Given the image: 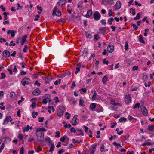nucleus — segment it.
I'll use <instances>...</instances> for the list:
<instances>
[{
  "label": "nucleus",
  "instance_id": "6e6d98bb",
  "mask_svg": "<svg viewBox=\"0 0 154 154\" xmlns=\"http://www.w3.org/2000/svg\"><path fill=\"white\" fill-rule=\"evenodd\" d=\"M34 85H37L38 86H39L41 85V84L38 82V81H36L34 83Z\"/></svg>",
  "mask_w": 154,
  "mask_h": 154
},
{
  "label": "nucleus",
  "instance_id": "473e14b6",
  "mask_svg": "<svg viewBox=\"0 0 154 154\" xmlns=\"http://www.w3.org/2000/svg\"><path fill=\"white\" fill-rule=\"evenodd\" d=\"M140 13H138L137 14L136 17L134 18V20H137L139 19L140 18Z\"/></svg>",
  "mask_w": 154,
  "mask_h": 154
},
{
  "label": "nucleus",
  "instance_id": "49530a36",
  "mask_svg": "<svg viewBox=\"0 0 154 154\" xmlns=\"http://www.w3.org/2000/svg\"><path fill=\"white\" fill-rule=\"evenodd\" d=\"M18 137L20 140H22L23 138V136L21 134H20L18 135Z\"/></svg>",
  "mask_w": 154,
  "mask_h": 154
},
{
  "label": "nucleus",
  "instance_id": "6ab92c4d",
  "mask_svg": "<svg viewBox=\"0 0 154 154\" xmlns=\"http://www.w3.org/2000/svg\"><path fill=\"white\" fill-rule=\"evenodd\" d=\"M32 129V127H30L29 125H27V127L23 128L22 129H23V132H24L25 131H28L29 129L31 130Z\"/></svg>",
  "mask_w": 154,
  "mask_h": 154
},
{
  "label": "nucleus",
  "instance_id": "338daca9",
  "mask_svg": "<svg viewBox=\"0 0 154 154\" xmlns=\"http://www.w3.org/2000/svg\"><path fill=\"white\" fill-rule=\"evenodd\" d=\"M70 131L71 132H73L74 133H75L76 132V130L74 127H72L70 129Z\"/></svg>",
  "mask_w": 154,
  "mask_h": 154
},
{
  "label": "nucleus",
  "instance_id": "e2e57ef3",
  "mask_svg": "<svg viewBox=\"0 0 154 154\" xmlns=\"http://www.w3.org/2000/svg\"><path fill=\"white\" fill-rule=\"evenodd\" d=\"M39 122H43V120L44 119V118L43 117H39L38 118Z\"/></svg>",
  "mask_w": 154,
  "mask_h": 154
},
{
  "label": "nucleus",
  "instance_id": "f704fd0d",
  "mask_svg": "<svg viewBox=\"0 0 154 154\" xmlns=\"http://www.w3.org/2000/svg\"><path fill=\"white\" fill-rule=\"evenodd\" d=\"M153 144H154L153 143H151L150 142H146V143H143L142 145L143 146H145L146 145H153Z\"/></svg>",
  "mask_w": 154,
  "mask_h": 154
},
{
  "label": "nucleus",
  "instance_id": "c85d7f7f",
  "mask_svg": "<svg viewBox=\"0 0 154 154\" xmlns=\"http://www.w3.org/2000/svg\"><path fill=\"white\" fill-rule=\"evenodd\" d=\"M148 129L149 131H152L154 130V126L152 125H149L148 126Z\"/></svg>",
  "mask_w": 154,
  "mask_h": 154
},
{
  "label": "nucleus",
  "instance_id": "cd10ccee",
  "mask_svg": "<svg viewBox=\"0 0 154 154\" xmlns=\"http://www.w3.org/2000/svg\"><path fill=\"white\" fill-rule=\"evenodd\" d=\"M67 139V140H69V138L67 137L66 136H64L63 137H61L60 138V141L62 142H63L65 141L66 139Z\"/></svg>",
  "mask_w": 154,
  "mask_h": 154
},
{
  "label": "nucleus",
  "instance_id": "3c124183",
  "mask_svg": "<svg viewBox=\"0 0 154 154\" xmlns=\"http://www.w3.org/2000/svg\"><path fill=\"white\" fill-rule=\"evenodd\" d=\"M42 150V149L39 146H38L36 150V152H38Z\"/></svg>",
  "mask_w": 154,
  "mask_h": 154
},
{
  "label": "nucleus",
  "instance_id": "0e129e2a",
  "mask_svg": "<svg viewBox=\"0 0 154 154\" xmlns=\"http://www.w3.org/2000/svg\"><path fill=\"white\" fill-rule=\"evenodd\" d=\"M103 64H106V65H108L109 62L108 61H106L105 59H104L103 60Z\"/></svg>",
  "mask_w": 154,
  "mask_h": 154
},
{
  "label": "nucleus",
  "instance_id": "5fc2aeb1",
  "mask_svg": "<svg viewBox=\"0 0 154 154\" xmlns=\"http://www.w3.org/2000/svg\"><path fill=\"white\" fill-rule=\"evenodd\" d=\"M76 70L75 71V74H77L78 72L80 71L79 67H77L76 68Z\"/></svg>",
  "mask_w": 154,
  "mask_h": 154
},
{
  "label": "nucleus",
  "instance_id": "393cba45",
  "mask_svg": "<svg viewBox=\"0 0 154 154\" xmlns=\"http://www.w3.org/2000/svg\"><path fill=\"white\" fill-rule=\"evenodd\" d=\"M77 131H79V133H77L76 134L78 135H82V136H83L84 135V134L82 132V129H77Z\"/></svg>",
  "mask_w": 154,
  "mask_h": 154
},
{
  "label": "nucleus",
  "instance_id": "a19ab883",
  "mask_svg": "<svg viewBox=\"0 0 154 154\" xmlns=\"http://www.w3.org/2000/svg\"><path fill=\"white\" fill-rule=\"evenodd\" d=\"M131 25L133 27L135 30L136 31L137 30V29L138 28V27L136 26V25L135 24H134V23H131Z\"/></svg>",
  "mask_w": 154,
  "mask_h": 154
},
{
  "label": "nucleus",
  "instance_id": "4468645a",
  "mask_svg": "<svg viewBox=\"0 0 154 154\" xmlns=\"http://www.w3.org/2000/svg\"><path fill=\"white\" fill-rule=\"evenodd\" d=\"M141 111L144 116H146L147 115V111L146 108L144 106H143V107H141Z\"/></svg>",
  "mask_w": 154,
  "mask_h": 154
},
{
  "label": "nucleus",
  "instance_id": "4be33fe9",
  "mask_svg": "<svg viewBox=\"0 0 154 154\" xmlns=\"http://www.w3.org/2000/svg\"><path fill=\"white\" fill-rule=\"evenodd\" d=\"M66 2V0H60V1L57 3V4L59 5L62 6L65 4Z\"/></svg>",
  "mask_w": 154,
  "mask_h": 154
},
{
  "label": "nucleus",
  "instance_id": "bb28decb",
  "mask_svg": "<svg viewBox=\"0 0 154 154\" xmlns=\"http://www.w3.org/2000/svg\"><path fill=\"white\" fill-rule=\"evenodd\" d=\"M108 77L107 75H105L103 77L102 79V82L104 84H105L106 82Z\"/></svg>",
  "mask_w": 154,
  "mask_h": 154
},
{
  "label": "nucleus",
  "instance_id": "c9c22d12",
  "mask_svg": "<svg viewBox=\"0 0 154 154\" xmlns=\"http://www.w3.org/2000/svg\"><path fill=\"white\" fill-rule=\"evenodd\" d=\"M108 12V14L109 16H112L114 14V12L112 11V10L111 9L109 10Z\"/></svg>",
  "mask_w": 154,
  "mask_h": 154
},
{
  "label": "nucleus",
  "instance_id": "0eeeda50",
  "mask_svg": "<svg viewBox=\"0 0 154 154\" xmlns=\"http://www.w3.org/2000/svg\"><path fill=\"white\" fill-rule=\"evenodd\" d=\"M121 6V4L120 1H118L117 2L116 4L114 5V8L115 10H116L120 8Z\"/></svg>",
  "mask_w": 154,
  "mask_h": 154
},
{
  "label": "nucleus",
  "instance_id": "1a4fd4ad",
  "mask_svg": "<svg viewBox=\"0 0 154 154\" xmlns=\"http://www.w3.org/2000/svg\"><path fill=\"white\" fill-rule=\"evenodd\" d=\"M77 116H78L77 115H75L72 121V125L73 126H75L77 125V120L78 119Z\"/></svg>",
  "mask_w": 154,
  "mask_h": 154
},
{
  "label": "nucleus",
  "instance_id": "680f3d73",
  "mask_svg": "<svg viewBox=\"0 0 154 154\" xmlns=\"http://www.w3.org/2000/svg\"><path fill=\"white\" fill-rule=\"evenodd\" d=\"M2 77H1V79H3L5 77L6 75L5 73H1Z\"/></svg>",
  "mask_w": 154,
  "mask_h": 154
},
{
  "label": "nucleus",
  "instance_id": "c03bdc74",
  "mask_svg": "<svg viewBox=\"0 0 154 154\" xmlns=\"http://www.w3.org/2000/svg\"><path fill=\"white\" fill-rule=\"evenodd\" d=\"M84 103V100L82 99H80L79 100V105L81 106H82Z\"/></svg>",
  "mask_w": 154,
  "mask_h": 154
},
{
  "label": "nucleus",
  "instance_id": "423d86ee",
  "mask_svg": "<svg viewBox=\"0 0 154 154\" xmlns=\"http://www.w3.org/2000/svg\"><path fill=\"white\" fill-rule=\"evenodd\" d=\"M57 7H55L54 8L53 15L55 14L56 15L58 16H61V13L60 11H58L57 12Z\"/></svg>",
  "mask_w": 154,
  "mask_h": 154
},
{
  "label": "nucleus",
  "instance_id": "dca6fc26",
  "mask_svg": "<svg viewBox=\"0 0 154 154\" xmlns=\"http://www.w3.org/2000/svg\"><path fill=\"white\" fill-rule=\"evenodd\" d=\"M16 32L14 30H8L7 32V34H11V37H14L15 35V33H16Z\"/></svg>",
  "mask_w": 154,
  "mask_h": 154
},
{
  "label": "nucleus",
  "instance_id": "37998d69",
  "mask_svg": "<svg viewBox=\"0 0 154 154\" xmlns=\"http://www.w3.org/2000/svg\"><path fill=\"white\" fill-rule=\"evenodd\" d=\"M127 120V119L126 118H125L124 117L123 118H120L119 120V121L120 122H122L123 121L125 122Z\"/></svg>",
  "mask_w": 154,
  "mask_h": 154
},
{
  "label": "nucleus",
  "instance_id": "5701e85b",
  "mask_svg": "<svg viewBox=\"0 0 154 154\" xmlns=\"http://www.w3.org/2000/svg\"><path fill=\"white\" fill-rule=\"evenodd\" d=\"M27 35H24L22 36L21 38H20V42H25L27 38Z\"/></svg>",
  "mask_w": 154,
  "mask_h": 154
},
{
  "label": "nucleus",
  "instance_id": "2eb2a0df",
  "mask_svg": "<svg viewBox=\"0 0 154 154\" xmlns=\"http://www.w3.org/2000/svg\"><path fill=\"white\" fill-rule=\"evenodd\" d=\"M86 37L87 38H90L92 37V33L90 31H85Z\"/></svg>",
  "mask_w": 154,
  "mask_h": 154
},
{
  "label": "nucleus",
  "instance_id": "864d4df0",
  "mask_svg": "<svg viewBox=\"0 0 154 154\" xmlns=\"http://www.w3.org/2000/svg\"><path fill=\"white\" fill-rule=\"evenodd\" d=\"M113 145H114L115 146H119L120 147H122V146H121V145L120 144L117 143L116 142H114L113 143Z\"/></svg>",
  "mask_w": 154,
  "mask_h": 154
},
{
  "label": "nucleus",
  "instance_id": "8fccbe9b",
  "mask_svg": "<svg viewBox=\"0 0 154 154\" xmlns=\"http://www.w3.org/2000/svg\"><path fill=\"white\" fill-rule=\"evenodd\" d=\"M4 147H5V144L4 143H2V145H1L0 148V153L1 152H2V150L3 149Z\"/></svg>",
  "mask_w": 154,
  "mask_h": 154
},
{
  "label": "nucleus",
  "instance_id": "7c9ffc66",
  "mask_svg": "<svg viewBox=\"0 0 154 154\" xmlns=\"http://www.w3.org/2000/svg\"><path fill=\"white\" fill-rule=\"evenodd\" d=\"M55 146L54 144H52L51 146L50 147V149L49 150V152H52L54 150Z\"/></svg>",
  "mask_w": 154,
  "mask_h": 154
},
{
  "label": "nucleus",
  "instance_id": "b1692460",
  "mask_svg": "<svg viewBox=\"0 0 154 154\" xmlns=\"http://www.w3.org/2000/svg\"><path fill=\"white\" fill-rule=\"evenodd\" d=\"M46 131V129L44 128H37L36 130V132H39L40 131Z\"/></svg>",
  "mask_w": 154,
  "mask_h": 154
},
{
  "label": "nucleus",
  "instance_id": "aec40b11",
  "mask_svg": "<svg viewBox=\"0 0 154 154\" xmlns=\"http://www.w3.org/2000/svg\"><path fill=\"white\" fill-rule=\"evenodd\" d=\"M92 14V11L91 10H89L87 11V13L85 15L87 18L89 17Z\"/></svg>",
  "mask_w": 154,
  "mask_h": 154
},
{
  "label": "nucleus",
  "instance_id": "774afa93",
  "mask_svg": "<svg viewBox=\"0 0 154 154\" xmlns=\"http://www.w3.org/2000/svg\"><path fill=\"white\" fill-rule=\"evenodd\" d=\"M71 125L69 124H66L64 125V127H65L66 128L68 127H71Z\"/></svg>",
  "mask_w": 154,
  "mask_h": 154
},
{
  "label": "nucleus",
  "instance_id": "f03ea898",
  "mask_svg": "<svg viewBox=\"0 0 154 154\" xmlns=\"http://www.w3.org/2000/svg\"><path fill=\"white\" fill-rule=\"evenodd\" d=\"M65 110V108L64 106H61L57 112V114L59 116H61Z\"/></svg>",
  "mask_w": 154,
  "mask_h": 154
},
{
  "label": "nucleus",
  "instance_id": "79ce46f5",
  "mask_svg": "<svg viewBox=\"0 0 154 154\" xmlns=\"http://www.w3.org/2000/svg\"><path fill=\"white\" fill-rule=\"evenodd\" d=\"M67 119H70V114L68 112H66L65 113Z\"/></svg>",
  "mask_w": 154,
  "mask_h": 154
},
{
  "label": "nucleus",
  "instance_id": "a211bd4d",
  "mask_svg": "<svg viewBox=\"0 0 154 154\" xmlns=\"http://www.w3.org/2000/svg\"><path fill=\"white\" fill-rule=\"evenodd\" d=\"M94 92V94L92 96V100H95V98L96 97V96H97V94L96 91H95V90H93L91 91V92Z\"/></svg>",
  "mask_w": 154,
  "mask_h": 154
},
{
  "label": "nucleus",
  "instance_id": "58836bf2",
  "mask_svg": "<svg viewBox=\"0 0 154 154\" xmlns=\"http://www.w3.org/2000/svg\"><path fill=\"white\" fill-rule=\"evenodd\" d=\"M140 106V103H138L135 105L133 107V109H134L137 108H139Z\"/></svg>",
  "mask_w": 154,
  "mask_h": 154
},
{
  "label": "nucleus",
  "instance_id": "72a5a7b5",
  "mask_svg": "<svg viewBox=\"0 0 154 154\" xmlns=\"http://www.w3.org/2000/svg\"><path fill=\"white\" fill-rule=\"evenodd\" d=\"M38 113L37 112H34V111L32 112V116L34 118H36V115H37Z\"/></svg>",
  "mask_w": 154,
  "mask_h": 154
},
{
  "label": "nucleus",
  "instance_id": "de8ad7c7",
  "mask_svg": "<svg viewBox=\"0 0 154 154\" xmlns=\"http://www.w3.org/2000/svg\"><path fill=\"white\" fill-rule=\"evenodd\" d=\"M94 39L96 40H98L100 38L99 35L97 34L94 35Z\"/></svg>",
  "mask_w": 154,
  "mask_h": 154
},
{
  "label": "nucleus",
  "instance_id": "ea45409f",
  "mask_svg": "<svg viewBox=\"0 0 154 154\" xmlns=\"http://www.w3.org/2000/svg\"><path fill=\"white\" fill-rule=\"evenodd\" d=\"M36 103L35 102H34L32 103V104L30 105V107L32 108H35L36 107Z\"/></svg>",
  "mask_w": 154,
  "mask_h": 154
},
{
  "label": "nucleus",
  "instance_id": "f8f14e48",
  "mask_svg": "<svg viewBox=\"0 0 154 154\" xmlns=\"http://www.w3.org/2000/svg\"><path fill=\"white\" fill-rule=\"evenodd\" d=\"M114 49V46L112 45H109L107 47V51L109 53L113 52Z\"/></svg>",
  "mask_w": 154,
  "mask_h": 154
},
{
  "label": "nucleus",
  "instance_id": "4d7b16f0",
  "mask_svg": "<svg viewBox=\"0 0 154 154\" xmlns=\"http://www.w3.org/2000/svg\"><path fill=\"white\" fill-rule=\"evenodd\" d=\"M104 146L103 144H102V146L100 148V150L101 152H103L104 151Z\"/></svg>",
  "mask_w": 154,
  "mask_h": 154
},
{
  "label": "nucleus",
  "instance_id": "a18cd8bd",
  "mask_svg": "<svg viewBox=\"0 0 154 154\" xmlns=\"http://www.w3.org/2000/svg\"><path fill=\"white\" fill-rule=\"evenodd\" d=\"M82 3L83 2H79L78 4V8H82Z\"/></svg>",
  "mask_w": 154,
  "mask_h": 154
},
{
  "label": "nucleus",
  "instance_id": "7ed1b4c3",
  "mask_svg": "<svg viewBox=\"0 0 154 154\" xmlns=\"http://www.w3.org/2000/svg\"><path fill=\"white\" fill-rule=\"evenodd\" d=\"M93 17L95 20L98 21L100 19L101 15L99 12L96 11L94 13Z\"/></svg>",
  "mask_w": 154,
  "mask_h": 154
},
{
  "label": "nucleus",
  "instance_id": "9b49d317",
  "mask_svg": "<svg viewBox=\"0 0 154 154\" xmlns=\"http://www.w3.org/2000/svg\"><path fill=\"white\" fill-rule=\"evenodd\" d=\"M10 54L9 52L7 50L4 51L2 53L3 56L6 58L9 57L10 56Z\"/></svg>",
  "mask_w": 154,
  "mask_h": 154
},
{
  "label": "nucleus",
  "instance_id": "69168bd1",
  "mask_svg": "<svg viewBox=\"0 0 154 154\" xmlns=\"http://www.w3.org/2000/svg\"><path fill=\"white\" fill-rule=\"evenodd\" d=\"M2 41H3V42H6V39L4 38H0V42L1 43L2 42Z\"/></svg>",
  "mask_w": 154,
  "mask_h": 154
},
{
  "label": "nucleus",
  "instance_id": "bf43d9fd",
  "mask_svg": "<svg viewBox=\"0 0 154 154\" xmlns=\"http://www.w3.org/2000/svg\"><path fill=\"white\" fill-rule=\"evenodd\" d=\"M13 43V41H11L10 42V46H15V43Z\"/></svg>",
  "mask_w": 154,
  "mask_h": 154
},
{
  "label": "nucleus",
  "instance_id": "f3484780",
  "mask_svg": "<svg viewBox=\"0 0 154 154\" xmlns=\"http://www.w3.org/2000/svg\"><path fill=\"white\" fill-rule=\"evenodd\" d=\"M96 111L98 112H101L103 111V109L100 105H98L97 107Z\"/></svg>",
  "mask_w": 154,
  "mask_h": 154
},
{
  "label": "nucleus",
  "instance_id": "052dcab7",
  "mask_svg": "<svg viewBox=\"0 0 154 154\" xmlns=\"http://www.w3.org/2000/svg\"><path fill=\"white\" fill-rule=\"evenodd\" d=\"M20 154H24V149L22 147L20 149Z\"/></svg>",
  "mask_w": 154,
  "mask_h": 154
},
{
  "label": "nucleus",
  "instance_id": "603ef678",
  "mask_svg": "<svg viewBox=\"0 0 154 154\" xmlns=\"http://www.w3.org/2000/svg\"><path fill=\"white\" fill-rule=\"evenodd\" d=\"M56 133L57 134V135H55V137H56L59 138L60 137V133L59 131H57L56 132Z\"/></svg>",
  "mask_w": 154,
  "mask_h": 154
},
{
  "label": "nucleus",
  "instance_id": "2f4dec72",
  "mask_svg": "<svg viewBox=\"0 0 154 154\" xmlns=\"http://www.w3.org/2000/svg\"><path fill=\"white\" fill-rule=\"evenodd\" d=\"M114 18L112 17H110L108 20V21L109 22V25H112V22L114 20Z\"/></svg>",
  "mask_w": 154,
  "mask_h": 154
},
{
  "label": "nucleus",
  "instance_id": "e433bc0d",
  "mask_svg": "<svg viewBox=\"0 0 154 154\" xmlns=\"http://www.w3.org/2000/svg\"><path fill=\"white\" fill-rule=\"evenodd\" d=\"M128 44L127 41H126L125 42V50L128 49Z\"/></svg>",
  "mask_w": 154,
  "mask_h": 154
},
{
  "label": "nucleus",
  "instance_id": "39448f33",
  "mask_svg": "<svg viewBox=\"0 0 154 154\" xmlns=\"http://www.w3.org/2000/svg\"><path fill=\"white\" fill-rule=\"evenodd\" d=\"M30 79L27 78H23L21 81V83L23 86H25L26 85L29 84Z\"/></svg>",
  "mask_w": 154,
  "mask_h": 154
},
{
  "label": "nucleus",
  "instance_id": "13d9d810",
  "mask_svg": "<svg viewBox=\"0 0 154 154\" xmlns=\"http://www.w3.org/2000/svg\"><path fill=\"white\" fill-rule=\"evenodd\" d=\"M40 17V16L38 15H36L35 17V18L34 19V20L35 21H37L38 20V18Z\"/></svg>",
  "mask_w": 154,
  "mask_h": 154
},
{
  "label": "nucleus",
  "instance_id": "ddd939ff",
  "mask_svg": "<svg viewBox=\"0 0 154 154\" xmlns=\"http://www.w3.org/2000/svg\"><path fill=\"white\" fill-rule=\"evenodd\" d=\"M40 93L41 91L38 88H37L35 90L32 92V94L35 96L38 95Z\"/></svg>",
  "mask_w": 154,
  "mask_h": 154
},
{
  "label": "nucleus",
  "instance_id": "20e7f679",
  "mask_svg": "<svg viewBox=\"0 0 154 154\" xmlns=\"http://www.w3.org/2000/svg\"><path fill=\"white\" fill-rule=\"evenodd\" d=\"M131 96L130 94L126 95L124 98L125 101L127 104L131 102Z\"/></svg>",
  "mask_w": 154,
  "mask_h": 154
},
{
  "label": "nucleus",
  "instance_id": "412c9836",
  "mask_svg": "<svg viewBox=\"0 0 154 154\" xmlns=\"http://www.w3.org/2000/svg\"><path fill=\"white\" fill-rule=\"evenodd\" d=\"M96 104L95 103H91L90 106V108L92 110H94L96 108Z\"/></svg>",
  "mask_w": 154,
  "mask_h": 154
},
{
  "label": "nucleus",
  "instance_id": "09e8293b",
  "mask_svg": "<svg viewBox=\"0 0 154 154\" xmlns=\"http://www.w3.org/2000/svg\"><path fill=\"white\" fill-rule=\"evenodd\" d=\"M100 22L103 25H106V20L104 19H102L101 20Z\"/></svg>",
  "mask_w": 154,
  "mask_h": 154
},
{
  "label": "nucleus",
  "instance_id": "4c0bfd02",
  "mask_svg": "<svg viewBox=\"0 0 154 154\" xmlns=\"http://www.w3.org/2000/svg\"><path fill=\"white\" fill-rule=\"evenodd\" d=\"M28 49V47L27 45H25L24 46V48L23 50V51L24 53H26L27 52V50Z\"/></svg>",
  "mask_w": 154,
  "mask_h": 154
},
{
  "label": "nucleus",
  "instance_id": "6e6552de",
  "mask_svg": "<svg viewBox=\"0 0 154 154\" xmlns=\"http://www.w3.org/2000/svg\"><path fill=\"white\" fill-rule=\"evenodd\" d=\"M108 28L107 27H102L99 29L100 32L103 35L106 33V30Z\"/></svg>",
  "mask_w": 154,
  "mask_h": 154
},
{
  "label": "nucleus",
  "instance_id": "f257e3e1",
  "mask_svg": "<svg viewBox=\"0 0 154 154\" xmlns=\"http://www.w3.org/2000/svg\"><path fill=\"white\" fill-rule=\"evenodd\" d=\"M36 135L37 137V141L41 143L43 140L44 137V133L43 132H36Z\"/></svg>",
  "mask_w": 154,
  "mask_h": 154
},
{
  "label": "nucleus",
  "instance_id": "a878e982",
  "mask_svg": "<svg viewBox=\"0 0 154 154\" xmlns=\"http://www.w3.org/2000/svg\"><path fill=\"white\" fill-rule=\"evenodd\" d=\"M139 41L141 42V43H145V41L143 40V37H142V36L141 35H139Z\"/></svg>",
  "mask_w": 154,
  "mask_h": 154
},
{
  "label": "nucleus",
  "instance_id": "c756f323",
  "mask_svg": "<svg viewBox=\"0 0 154 154\" xmlns=\"http://www.w3.org/2000/svg\"><path fill=\"white\" fill-rule=\"evenodd\" d=\"M45 139L46 142L49 143V144L51 143L52 141L49 137H47L45 138Z\"/></svg>",
  "mask_w": 154,
  "mask_h": 154
},
{
  "label": "nucleus",
  "instance_id": "9d476101",
  "mask_svg": "<svg viewBox=\"0 0 154 154\" xmlns=\"http://www.w3.org/2000/svg\"><path fill=\"white\" fill-rule=\"evenodd\" d=\"M9 121H12V119L10 116H8L6 117L5 119L4 120L3 124L5 125L6 124H7Z\"/></svg>",
  "mask_w": 154,
  "mask_h": 154
}]
</instances>
